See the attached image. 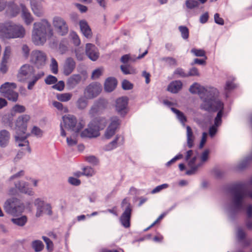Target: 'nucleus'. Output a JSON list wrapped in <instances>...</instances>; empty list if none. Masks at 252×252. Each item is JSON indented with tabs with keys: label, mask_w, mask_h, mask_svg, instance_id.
Segmentation results:
<instances>
[{
	"label": "nucleus",
	"mask_w": 252,
	"mask_h": 252,
	"mask_svg": "<svg viewBox=\"0 0 252 252\" xmlns=\"http://www.w3.org/2000/svg\"><path fill=\"white\" fill-rule=\"evenodd\" d=\"M54 32L50 23L46 19L33 24L32 39L35 45H43L47 39L53 36Z\"/></svg>",
	"instance_id": "nucleus-1"
},
{
	"label": "nucleus",
	"mask_w": 252,
	"mask_h": 252,
	"mask_svg": "<svg viewBox=\"0 0 252 252\" xmlns=\"http://www.w3.org/2000/svg\"><path fill=\"white\" fill-rule=\"evenodd\" d=\"M30 116L29 115L25 114L19 116L16 122V133L15 139L18 143V146H29V142L27 140L28 135H26L27 129V123L30 120ZM28 151L31 152V149L28 147Z\"/></svg>",
	"instance_id": "nucleus-2"
},
{
	"label": "nucleus",
	"mask_w": 252,
	"mask_h": 252,
	"mask_svg": "<svg viewBox=\"0 0 252 252\" xmlns=\"http://www.w3.org/2000/svg\"><path fill=\"white\" fill-rule=\"evenodd\" d=\"M201 109L208 112H216L218 111L217 116L215 118L214 125L217 126L221 125L223 115L224 104L219 99L217 96H211L210 99H206L200 106Z\"/></svg>",
	"instance_id": "nucleus-3"
},
{
	"label": "nucleus",
	"mask_w": 252,
	"mask_h": 252,
	"mask_svg": "<svg viewBox=\"0 0 252 252\" xmlns=\"http://www.w3.org/2000/svg\"><path fill=\"white\" fill-rule=\"evenodd\" d=\"M26 31L23 26L16 25L12 22L0 23V37L2 38H23Z\"/></svg>",
	"instance_id": "nucleus-4"
},
{
	"label": "nucleus",
	"mask_w": 252,
	"mask_h": 252,
	"mask_svg": "<svg viewBox=\"0 0 252 252\" xmlns=\"http://www.w3.org/2000/svg\"><path fill=\"white\" fill-rule=\"evenodd\" d=\"M232 195V203L234 208L237 210H241L243 208L244 198L248 196L252 199V192L246 191L245 185L243 184L239 183L234 185L230 189Z\"/></svg>",
	"instance_id": "nucleus-5"
},
{
	"label": "nucleus",
	"mask_w": 252,
	"mask_h": 252,
	"mask_svg": "<svg viewBox=\"0 0 252 252\" xmlns=\"http://www.w3.org/2000/svg\"><path fill=\"white\" fill-rule=\"evenodd\" d=\"M106 121L105 118H99L92 121L88 125V127L84 130L81 133L82 137H94L98 134L99 129L105 126Z\"/></svg>",
	"instance_id": "nucleus-6"
},
{
	"label": "nucleus",
	"mask_w": 252,
	"mask_h": 252,
	"mask_svg": "<svg viewBox=\"0 0 252 252\" xmlns=\"http://www.w3.org/2000/svg\"><path fill=\"white\" fill-rule=\"evenodd\" d=\"M189 92L191 94H197L199 95L203 102L206 99H210L211 96H217L218 91L216 89L211 88L207 90L197 83H193L189 88Z\"/></svg>",
	"instance_id": "nucleus-7"
},
{
	"label": "nucleus",
	"mask_w": 252,
	"mask_h": 252,
	"mask_svg": "<svg viewBox=\"0 0 252 252\" xmlns=\"http://www.w3.org/2000/svg\"><path fill=\"white\" fill-rule=\"evenodd\" d=\"M64 126L75 132H78L84 126L85 123L83 120L77 123L76 117L70 114L65 115L62 118Z\"/></svg>",
	"instance_id": "nucleus-8"
},
{
	"label": "nucleus",
	"mask_w": 252,
	"mask_h": 252,
	"mask_svg": "<svg viewBox=\"0 0 252 252\" xmlns=\"http://www.w3.org/2000/svg\"><path fill=\"white\" fill-rule=\"evenodd\" d=\"M25 206L21 201L16 198H12L6 200L4 205L5 211L12 215L22 213Z\"/></svg>",
	"instance_id": "nucleus-9"
},
{
	"label": "nucleus",
	"mask_w": 252,
	"mask_h": 252,
	"mask_svg": "<svg viewBox=\"0 0 252 252\" xmlns=\"http://www.w3.org/2000/svg\"><path fill=\"white\" fill-rule=\"evenodd\" d=\"M124 207H126V208L120 217V220L124 227L128 228L130 225V219L132 208L127 198L124 199L121 203V207L123 208Z\"/></svg>",
	"instance_id": "nucleus-10"
},
{
	"label": "nucleus",
	"mask_w": 252,
	"mask_h": 252,
	"mask_svg": "<svg viewBox=\"0 0 252 252\" xmlns=\"http://www.w3.org/2000/svg\"><path fill=\"white\" fill-rule=\"evenodd\" d=\"M46 60V55L42 51L33 50L31 54L30 61L38 68H42L45 65Z\"/></svg>",
	"instance_id": "nucleus-11"
},
{
	"label": "nucleus",
	"mask_w": 252,
	"mask_h": 252,
	"mask_svg": "<svg viewBox=\"0 0 252 252\" xmlns=\"http://www.w3.org/2000/svg\"><path fill=\"white\" fill-rule=\"evenodd\" d=\"M53 25L56 32L60 35H65L68 32V26L67 23L61 17L56 16L53 18Z\"/></svg>",
	"instance_id": "nucleus-12"
},
{
	"label": "nucleus",
	"mask_w": 252,
	"mask_h": 252,
	"mask_svg": "<svg viewBox=\"0 0 252 252\" xmlns=\"http://www.w3.org/2000/svg\"><path fill=\"white\" fill-rule=\"evenodd\" d=\"M121 125V120L117 116H113L110 119V123L107 127L104 136L106 139L111 138L119 128Z\"/></svg>",
	"instance_id": "nucleus-13"
},
{
	"label": "nucleus",
	"mask_w": 252,
	"mask_h": 252,
	"mask_svg": "<svg viewBox=\"0 0 252 252\" xmlns=\"http://www.w3.org/2000/svg\"><path fill=\"white\" fill-rule=\"evenodd\" d=\"M128 98L126 96L119 97L116 100L115 110L120 116L124 117L128 112Z\"/></svg>",
	"instance_id": "nucleus-14"
},
{
	"label": "nucleus",
	"mask_w": 252,
	"mask_h": 252,
	"mask_svg": "<svg viewBox=\"0 0 252 252\" xmlns=\"http://www.w3.org/2000/svg\"><path fill=\"white\" fill-rule=\"evenodd\" d=\"M33 67L29 64L23 65L20 68L17 74V77L20 81H24L29 79L34 74Z\"/></svg>",
	"instance_id": "nucleus-15"
},
{
	"label": "nucleus",
	"mask_w": 252,
	"mask_h": 252,
	"mask_svg": "<svg viewBox=\"0 0 252 252\" xmlns=\"http://www.w3.org/2000/svg\"><path fill=\"white\" fill-rule=\"evenodd\" d=\"M101 91L100 84L93 83L87 87L85 90V94L88 99H92L97 96Z\"/></svg>",
	"instance_id": "nucleus-16"
},
{
	"label": "nucleus",
	"mask_w": 252,
	"mask_h": 252,
	"mask_svg": "<svg viewBox=\"0 0 252 252\" xmlns=\"http://www.w3.org/2000/svg\"><path fill=\"white\" fill-rule=\"evenodd\" d=\"M85 52L88 58L93 61H96L99 56L98 49L94 44L92 43L86 44Z\"/></svg>",
	"instance_id": "nucleus-17"
},
{
	"label": "nucleus",
	"mask_w": 252,
	"mask_h": 252,
	"mask_svg": "<svg viewBox=\"0 0 252 252\" xmlns=\"http://www.w3.org/2000/svg\"><path fill=\"white\" fill-rule=\"evenodd\" d=\"M76 67V63L71 57L67 58L63 65V73L66 76L70 75Z\"/></svg>",
	"instance_id": "nucleus-18"
},
{
	"label": "nucleus",
	"mask_w": 252,
	"mask_h": 252,
	"mask_svg": "<svg viewBox=\"0 0 252 252\" xmlns=\"http://www.w3.org/2000/svg\"><path fill=\"white\" fill-rule=\"evenodd\" d=\"M15 186L16 188L20 192L28 194L30 195L33 194V192L32 191V189L29 188L28 184L25 182L18 181L17 182H15Z\"/></svg>",
	"instance_id": "nucleus-19"
},
{
	"label": "nucleus",
	"mask_w": 252,
	"mask_h": 252,
	"mask_svg": "<svg viewBox=\"0 0 252 252\" xmlns=\"http://www.w3.org/2000/svg\"><path fill=\"white\" fill-rule=\"evenodd\" d=\"M124 143V137L120 135H117L115 139L107 144L105 147L107 151H110L117 148L119 145H122Z\"/></svg>",
	"instance_id": "nucleus-20"
},
{
	"label": "nucleus",
	"mask_w": 252,
	"mask_h": 252,
	"mask_svg": "<svg viewBox=\"0 0 252 252\" xmlns=\"http://www.w3.org/2000/svg\"><path fill=\"white\" fill-rule=\"evenodd\" d=\"M80 28L82 34L87 38H91L93 33L92 30L85 20H81L79 22Z\"/></svg>",
	"instance_id": "nucleus-21"
},
{
	"label": "nucleus",
	"mask_w": 252,
	"mask_h": 252,
	"mask_svg": "<svg viewBox=\"0 0 252 252\" xmlns=\"http://www.w3.org/2000/svg\"><path fill=\"white\" fill-rule=\"evenodd\" d=\"M82 80V76L78 74L71 75L67 80L66 85L69 89L74 88L80 83Z\"/></svg>",
	"instance_id": "nucleus-22"
},
{
	"label": "nucleus",
	"mask_w": 252,
	"mask_h": 252,
	"mask_svg": "<svg viewBox=\"0 0 252 252\" xmlns=\"http://www.w3.org/2000/svg\"><path fill=\"white\" fill-rule=\"evenodd\" d=\"M196 157L192 158L189 160L188 166L190 168V169L187 170L186 174L188 175H191L194 174L197 172L198 168L201 165L200 164H195L196 160Z\"/></svg>",
	"instance_id": "nucleus-23"
},
{
	"label": "nucleus",
	"mask_w": 252,
	"mask_h": 252,
	"mask_svg": "<svg viewBox=\"0 0 252 252\" xmlns=\"http://www.w3.org/2000/svg\"><path fill=\"white\" fill-rule=\"evenodd\" d=\"M22 9V17L25 23L29 25L33 21V18L27 7L23 4L20 5Z\"/></svg>",
	"instance_id": "nucleus-24"
},
{
	"label": "nucleus",
	"mask_w": 252,
	"mask_h": 252,
	"mask_svg": "<svg viewBox=\"0 0 252 252\" xmlns=\"http://www.w3.org/2000/svg\"><path fill=\"white\" fill-rule=\"evenodd\" d=\"M117 85V81L114 77L108 78L104 84V89L107 92H112L116 87Z\"/></svg>",
	"instance_id": "nucleus-25"
},
{
	"label": "nucleus",
	"mask_w": 252,
	"mask_h": 252,
	"mask_svg": "<svg viewBox=\"0 0 252 252\" xmlns=\"http://www.w3.org/2000/svg\"><path fill=\"white\" fill-rule=\"evenodd\" d=\"M182 83L180 81H174L171 82L167 90L172 93H177L182 88Z\"/></svg>",
	"instance_id": "nucleus-26"
},
{
	"label": "nucleus",
	"mask_w": 252,
	"mask_h": 252,
	"mask_svg": "<svg viewBox=\"0 0 252 252\" xmlns=\"http://www.w3.org/2000/svg\"><path fill=\"white\" fill-rule=\"evenodd\" d=\"M10 138V134L6 130L0 131V145L1 147H5L8 144Z\"/></svg>",
	"instance_id": "nucleus-27"
},
{
	"label": "nucleus",
	"mask_w": 252,
	"mask_h": 252,
	"mask_svg": "<svg viewBox=\"0 0 252 252\" xmlns=\"http://www.w3.org/2000/svg\"><path fill=\"white\" fill-rule=\"evenodd\" d=\"M16 87L17 86L14 83L6 82L2 84L0 87V92L3 95L16 89Z\"/></svg>",
	"instance_id": "nucleus-28"
},
{
	"label": "nucleus",
	"mask_w": 252,
	"mask_h": 252,
	"mask_svg": "<svg viewBox=\"0 0 252 252\" xmlns=\"http://www.w3.org/2000/svg\"><path fill=\"white\" fill-rule=\"evenodd\" d=\"M107 101L105 99H100L97 103V104L93 106L90 111V114H93L97 112L98 109L102 107L105 108L107 105Z\"/></svg>",
	"instance_id": "nucleus-29"
},
{
	"label": "nucleus",
	"mask_w": 252,
	"mask_h": 252,
	"mask_svg": "<svg viewBox=\"0 0 252 252\" xmlns=\"http://www.w3.org/2000/svg\"><path fill=\"white\" fill-rule=\"evenodd\" d=\"M44 75V73L43 71H40L33 75L32 77V80L28 83V89L29 90H32L36 82Z\"/></svg>",
	"instance_id": "nucleus-30"
},
{
	"label": "nucleus",
	"mask_w": 252,
	"mask_h": 252,
	"mask_svg": "<svg viewBox=\"0 0 252 252\" xmlns=\"http://www.w3.org/2000/svg\"><path fill=\"white\" fill-rule=\"evenodd\" d=\"M236 236L238 241L243 242L245 245L249 246L250 245V243L245 240L246 233L242 228H239L238 229Z\"/></svg>",
	"instance_id": "nucleus-31"
},
{
	"label": "nucleus",
	"mask_w": 252,
	"mask_h": 252,
	"mask_svg": "<svg viewBox=\"0 0 252 252\" xmlns=\"http://www.w3.org/2000/svg\"><path fill=\"white\" fill-rule=\"evenodd\" d=\"M121 69L125 74H134L136 73V69L130 65H121Z\"/></svg>",
	"instance_id": "nucleus-32"
},
{
	"label": "nucleus",
	"mask_w": 252,
	"mask_h": 252,
	"mask_svg": "<svg viewBox=\"0 0 252 252\" xmlns=\"http://www.w3.org/2000/svg\"><path fill=\"white\" fill-rule=\"evenodd\" d=\"M171 110L173 112L176 114L177 117L180 121V122L185 125V123L187 122V119L186 117L184 115V113L174 107H172Z\"/></svg>",
	"instance_id": "nucleus-33"
},
{
	"label": "nucleus",
	"mask_w": 252,
	"mask_h": 252,
	"mask_svg": "<svg viewBox=\"0 0 252 252\" xmlns=\"http://www.w3.org/2000/svg\"><path fill=\"white\" fill-rule=\"evenodd\" d=\"M7 12L9 13L12 17L16 16L19 12V8L14 3H9Z\"/></svg>",
	"instance_id": "nucleus-34"
},
{
	"label": "nucleus",
	"mask_w": 252,
	"mask_h": 252,
	"mask_svg": "<svg viewBox=\"0 0 252 252\" xmlns=\"http://www.w3.org/2000/svg\"><path fill=\"white\" fill-rule=\"evenodd\" d=\"M3 96L7 98L9 100L13 102H16L18 100V94L13 90H11L5 94H3Z\"/></svg>",
	"instance_id": "nucleus-35"
},
{
	"label": "nucleus",
	"mask_w": 252,
	"mask_h": 252,
	"mask_svg": "<svg viewBox=\"0 0 252 252\" xmlns=\"http://www.w3.org/2000/svg\"><path fill=\"white\" fill-rule=\"evenodd\" d=\"M72 96V94L70 93L58 94H57V98L61 102H67L70 100Z\"/></svg>",
	"instance_id": "nucleus-36"
},
{
	"label": "nucleus",
	"mask_w": 252,
	"mask_h": 252,
	"mask_svg": "<svg viewBox=\"0 0 252 252\" xmlns=\"http://www.w3.org/2000/svg\"><path fill=\"white\" fill-rule=\"evenodd\" d=\"M31 7L34 14L38 17H40L43 14L42 8L38 5L36 3L31 2Z\"/></svg>",
	"instance_id": "nucleus-37"
},
{
	"label": "nucleus",
	"mask_w": 252,
	"mask_h": 252,
	"mask_svg": "<svg viewBox=\"0 0 252 252\" xmlns=\"http://www.w3.org/2000/svg\"><path fill=\"white\" fill-rule=\"evenodd\" d=\"M77 106L78 108L83 109L86 107L88 101L87 98L85 96L80 97L77 101Z\"/></svg>",
	"instance_id": "nucleus-38"
},
{
	"label": "nucleus",
	"mask_w": 252,
	"mask_h": 252,
	"mask_svg": "<svg viewBox=\"0 0 252 252\" xmlns=\"http://www.w3.org/2000/svg\"><path fill=\"white\" fill-rule=\"evenodd\" d=\"M12 221L19 226H24L27 221V218L25 216H23L20 218L16 219H12Z\"/></svg>",
	"instance_id": "nucleus-39"
},
{
	"label": "nucleus",
	"mask_w": 252,
	"mask_h": 252,
	"mask_svg": "<svg viewBox=\"0 0 252 252\" xmlns=\"http://www.w3.org/2000/svg\"><path fill=\"white\" fill-rule=\"evenodd\" d=\"M32 246L34 251L36 252L41 251L44 248L43 243L40 240H35L32 242Z\"/></svg>",
	"instance_id": "nucleus-40"
},
{
	"label": "nucleus",
	"mask_w": 252,
	"mask_h": 252,
	"mask_svg": "<svg viewBox=\"0 0 252 252\" xmlns=\"http://www.w3.org/2000/svg\"><path fill=\"white\" fill-rule=\"evenodd\" d=\"M26 107L20 104H15L11 109L12 113H22L26 111Z\"/></svg>",
	"instance_id": "nucleus-41"
},
{
	"label": "nucleus",
	"mask_w": 252,
	"mask_h": 252,
	"mask_svg": "<svg viewBox=\"0 0 252 252\" xmlns=\"http://www.w3.org/2000/svg\"><path fill=\"white\" fill-rule=\"evenodd\" d=\"M53 105L58 110L63 113H67L68 111V108L66 107H64L63 104L60 102L57 101H53Z\"/></svg>",
	"instance_id": "nucleus-42"
},
{
	"label": "nucleus",
	"mask_w": 252,
	"mask_h": 252,
	"mask_svg": "<svg viewBox=\"0 0 252 252\" xmlns=\"http://www.w3.org/2000/svg\"><path fill=\"white\" fill-rule=\"evenodd\" d=\"M179 30L181 33L182 37L184 39H187L189 36V31L186 26H181L179 27Z\"/></svg>",
	"instance_id": "nucleus-43"
},
{
	"label": "nucleus",
	"mask_w": 252,
	"mask_h": 252,
	"mask_svg": "<svg viewBox=\"0 0 252 252\" xmlns=\"http://www.w3.org/2000/svg\"><path fill=\"white\" fill-rule=\"evenodd\" d=\"M50 68L52 72L56 74L58 72V64L57 61L54 59H51V63L50 64Z\"/></svg>",
	"instance_id": "nucleus-44"
},
{
	"label": "nucleus",
	"mask_w": 252,
	"mask_h": 252,
	"mask_svg": "<svg viewBox=\"0 0 252 252\" xmlns=\"http://www.w3.org/2000/svg\"><path fill=\"white\" fill-rule=\"evenodd\" d=\"M186 5L188 8L193 9L197 7L199 5V3L196 0H187Z\"/></svg>",
	"instance_id": "nucleus-45"
},
{
	"label": "nucleus",
	"mask_w": 252,
	"mask_h": 252,
	"mask_svg": "<svg viewBox=\"0 0 252 252\" xmlns=\"http://www.w3.org/2000/svg\"><path fill=\"white\" fill-rule=\"evenodd\" d=\"M57 78L52 75H48L45 79L46 84L48 85L55 84L57 82Z\"/></svg>",
	"instance_id": "nucleus-46"
},
{
	"label": "nucleus",
	"mask_w": 252,
	"mask_h": 252,
	"mask_svg": "<svg viewBox=\"0 0 252 252\" xmlns=\"http://www.w3.org/2000/svg\"><path fill=\"white\" fill-rule=\"evenodd\" d=\"M236 87V85L232 81H227L225 86L226 94H227L229 92L235 89Z\"/></svg>",
	"instance_id": "nucleus-47"
},
{
	"label": "nucleus",
	"mask_w": 252,
	"mask_h": 252,
	"mask_svg": "<svg viewBox=\"0 0 252 252\" xmlns=\"http://www.w3.org/2000/svg\"><path fill=\"white\" fill-rule=\"evenodd\" d=\"M191 53L196 57H205V52L202 49H197L193 48L191 50Z\"/></svg>",
	"instance_id": "nucleus-48"
},
{
	"label": "nucleus",
	"mask_w": 252,
	"mask_h": 252,
	"mask_svg": "<svg viewBox=\"0 0 252 252\" xmlns=\"http://www.w3.org/2000/svg\"><path fill=\"white\" fill-rule=\"evenodd\" d=\"M103 69L97 68L95 69L92 73V78L93 79H95L98 78L102 74Z\"/></svg>",
	"instance_id": "nucleus-49"
},
{
	"label": "nucleus",
	"mask_w": 252,
	"mask_h": 252,
	"mask_svg": "<svg viewBox=\"0 0 252 252\" xmlns=\"http://www.w3.org/2000/svg\"><path fill=\"white\" fill-rule=\"evenodd\" d=\"M72 42L75 46H78L80 44V40L78 35L75 32L71 34Z\"/></svg>",
	"instance_id": "nucleus-50"
},
{
	"label": "nucleus",
	"mask_w": 252,
	"mask_h": 252,
	"mask_svg": "<svg viewBox=\"0 0 252 252\" xmlns=\"http://www.w3.org/2000/svg\"><path fill=\"white\" fill-rule=\"evenodd\" d=\"M200 74L198 69L195 67L190 68L187 73V77L189 76H199Z\"/></svg>",
	"instance_id": "nucleus-51"
},
{
	"label": "nucleus",
	"mask_w": 252,
	"mask_h": 252,
	"mask_svg": "<svg viewBox=\"0 0 252 252\" xmlns=\"http://www.w3.org/2000/svg\"><path fill=\"white\" fill-rule=\"evenodd\" d=\"M42 239L46 244L47 249L48 250L52 251L53 248V243L52 241L49 238L46 236H42Z\"/></svg>",
	"instance_id": "nucleus-52"
},
{
	"label": "nucleus",
	"mask_w": 252,
	"mask_h": 252,
	"mask_svg": "<svg viewBox=\"0 0 252 252\" xmlns=\"http://www.w3.org/2000/svg\"><path fill=\"white\" fill-rule=\"evenodd\" d=\"M83 172L84 175L87 176H92L94 174V172L93 168H92L91 167H84L83 168Z\"/></svg>",
	"instance_id": "nucleus-53"
},
{
	"label": "nucleus",
	"mask_w": 252,
	"mask_h": 252,
	"mask_svg": "<svg viewBox=\"0 0 252 252\" xmlns=\"http://www.w3.org/2000/svg\"><path fill=\"white\" fill-rule=\"evenodd\" d=\"M11 47L9 46H6L4 49L2 59L8 60L11 55Z\"/></svg>",
	"instance_id": "nucleus-54"
},
{
	"label": "nucleus",
	"mask_w": 252,
	"mask_h": 252,
	"mask_svg": "<svg viewBox=\"0 0 252 252\" xmlns=\"http://www.w3.org/2000/svg\"><path fill=\"white\" fill-rule=\"evenodd\" d=\"M52 88L59 91H63L64 88V83L63 81H60L54 85Z\"/></svg>",
	"instance_id": "nucleus-55"
},
{
	"label": "nucleus",
	"mask_w": 252,
	"mask_h": 252,
	"mask_svg": "<svg viewBox=\"0 0 252 252\" xmlns=\"http://www.w3.org/2000/svg\"><path fill=\"white\" fill-rule=\"evenodd\" d=\"M168 187V185L167 184H163L161 185L158 186L152 190L151 193L152 194L156 193L157 192H159L162 189L167 188Z\"/></svg>",
	"instance_id": "nucleus-56"
},
{
	"label": "nucleus",
	"mask_w": 252,
	"mask_h": 252,
	"mask_svg": "<svg viewBox=\"0 0 252 252\" xmlns=\"http://www.w3.org/2000/svg\"><path fill=\"white\" fill-rule=\"evenodd\" d=\"M7 61L8 60L2 59L1 63H0V71L2 73H5L7 71V69H8V67L7 66Z\"/></svg>",
	"instance_id": "nucleus-57"
},
{
	"label": "nucleus",
	"mask_w": 252,
	"mask_h": 252,
	"mask_svg": "<svg viewBox=\"0 0 252 252\" xmlns=\"http://www.w3.org/2000/svg\"><path fill=\"white\" fill-rule=\"evenodd\" d=\"M22 53H23V56L26 59H28V57H29L30 51V49L29 46L26 44L23 45L22 46Z\"/></svg>",
	"instance_id": "nucleus-58"
},
{
	"label": "nucleus",
	"mask_w": 252,
	"mask_h": 252,
	"mask_svg": "<svg viewBox=\"0 0 252 252\" xmlns=\"http://www.w3.org/2000/svg\"><path fill=\"white\" fill-rule=\"evenodd\" d=\"M32 134L38 137L42 135V131L37 126H34L31 131Z\"/></svg>",
	"instance_id": "nucleus-59"
},
{
	"label": "nucleus",
	"mask_w": 252,
	"mask_h": 252,
	"mask_svg": "<svg viewBox=\"0 0 252 252\" xmlns=\"http://www.w3.org/2000/svg\"><path fill=\"white\" fill-rule=\"evenodd\" d=\"M122 88L124 90H130L133 88V85L128 81L124 80L122 82Z\"/></svg>",
	"instance_id": "nucleus-60"
},
{
	"label": "nucleus",
	"mask_w": 252,
	"mask_h": 252,
	"mask_svg": "<svg viewBox=\"0 0 252 252\" xmlns=\"http://www.w3.org/2000/svg\"><path fill=\"white\" fill-rule=\"evenodd\" d=\"M214 20L216 24L220 25H224V20L223 19L220 17V14L218 13H216L214 15Z\"/></svg>",
	"instance_id": "nucleus-61"
},
{
	"label": "nucleus",
	"mask_w": 252,
	"mask_h": 252,
	"mask_svg": "<svg viewBox=\"0 0 252 252\" xmlns=\"http://www.w3.org/2000/svg\"><path fill=\"white\" fill-rule=\"evenodd\" d=\"M183 158V155L182 154H179L176 156L174 158L171 159L170 161H168L166 163V165L167 166H170L171 164L174 163L177 160L182 159Z\"/></svg>",
	"instance_id": "nucleus-62"
},
{
	"label": "nucleus",
	"mask_w": 252,
	"mask_h": 252,
	"mask_svg": "<svg viewBox=\"0 0 252 252\" xmlns=\"http://www.w3.org/2000/svg\"><path fill=\"white\" fill-rule=\"evenodd\" d=\"M174 74L182 77H187V73H185L184 70L180 68H177L174 71Z\"/></svg>",
	"instance_id": "nucleus-63"
},
{
	"label": "nucleus",
	"mask_w": 252,
	"mask_h": 252,
	"mask_svg": "<svg viewBox=\"0 0 252 252\" xmlns=\"http://www.w3.org/2000/svg\"><path fill=\"white\" fill-rule=\"evenodd\" d=\"M68 182L70 184L74 186H79L81 184L80 180L74 177H69L68 179Z\"/></svg>",
	"instance_id": "nucleus-64"
}]
</instances>
